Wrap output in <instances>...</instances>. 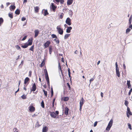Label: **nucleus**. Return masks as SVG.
I'll use <instances>...</instances> for the list:
<instances>
[{
    "label": "nucleus",
    "mask_w": 132,
    "mask_h": 132,
    "mask_svg": "<svg viewBox=\"0 0 132 132\" xmlns=\"http://www.w3.org/2000/svg\"><path fill=\"white\" fill-rule=\"evenodd\" d=\"M57 31L59 34L60 35H62L63 33V29L61 28L60 27H59L57 26L56 27Z\"/></svg>",
    "instance_id": "obj_5"
},
{
    "label": "nucleus",
    "mask_w": 132,
    "mask_h": 132,
    "mask_svg": "<svg viewBox=\"0 0 132 132\" xmlns=\"http://www.w3.org/2000/svg\"><path fill=\"white\" fill-rule=\"evenodd\" d=\"M68 73L69 76V77H70V78H71V77L70 76V75L71 74V73L70 72H68Z\"/></svg>",
    "instance_id": "obj_59"
},
{
    "label": "nucleus",
    "mask_w": 132,
    "mask_h": 132,
    "mask_svg": "<svg viewBox=\"0 0 132 132\" xmlns=\"http://www.w3.org/2000/svg\"><path fill=\"white\" fill-rule=\"evenodd\" d=\"M73 0H67V4L68 5H71L72 3Z\"/></svg>",
    "instance_id": "obj_20"
},
{
    "label": "nucleus",
    "mask_w": 132,
    "mask_h": 132,
    "mask_svg": "<svg viewBox=\"0 0 132 132\" xmlns=\"http://www.w3.org/2000/svg\"><path fill=\"white\" fill-rule=\"evenodd\" d=\"M41 106L43 108H44L45 107L44 103L43 100L41 102Z\"/></svg>",
    "instance_id": "obj_34"
},
{
    "label": "nucleus",
    "mask_w": 132,
    "mask_h": 132,
    "mask_svg": "<svg viewBox=\"0 0 132 132\" xmlns=\"http://www.w3.org/2000/svg\"><path fill=\"white\" fill-rule=\"evenodd\" d=\"M56 8L57 6L54 3H51V5L50 6V8L53 11L55 12Z\"/></svg>",
    "instance_id": "obj_4"
},
{
    "label": "nucleus",
    "mask_w": 132,
    "mask_h": 132,
    "mask_svg": "<svg viewBox=\"0 0 132 132\" xmlns=\"http://www.w3.org/2000/svg\"><path fill=\"white\" fill-rule=\"evenodd\" d=\"M30 80V79L28 77H26L24 80V82H28Z\"/></svg>",
    "instance_id": "obj_27"
},
{
    "label": "nucleus",
    "mask_w": 132,
    "mask_h": 132,
    "mask_svg": "<svg viewBox=\"0 0 132 132\" xmlns=\"http://www.w3.org/2000/svg\"><path fill=\"white\" fill-rule=\"evenodd\" d=\"M43 91L44 92V94L45 96H47V92L45 90L43 89Z\"/></svg>",
    "instance_id": "obj_41"
},
{
    "label": "nucleus",
    "mask_w": 132,
    "mask_h": 132,
    "mask_svg": "<svg viewBox=\"0 0 132 132\" xmlns=\"http://www.w3.org/2000/svg\"><path fill=\"white\" fill-rule=\"evenodd\" d=\"M67 85L68 86V87L69 88V89L70 90H71V87L70 85L69 84V83H67Z\"/></svg>",
    "instance_id": "obj_51"
},
{
    "label": "nucleus",
    "mask_w": 132,
    "mask_h": 132,
    "mask_svg": "<svg viewBox=\"0 0 132 132\" xmlns=\"http://www.w3.org/2000/svg\"><path fill=\"white\" fill-rule=\"evenodd\" d=\"M72 29V27L71 26L68 27H67V29H66V32L68 33H70L71 32V30Z\"/></svg>",
    "instance_id": "obj_16"
},
{
    "label": "nucleus",
    "mask_w": 132,
    "mask_h": 132,
    "mask_svg": "<svg viewBox=\"0 0 132 132\" xmlns=\"http://www.w3.org/2000/svg\"><path fill=\"white\" fill-rule=\"evenodd\" d=\"M14 4L13 5H11L10 7V10L11 11H13L15 8L16 7L14 5Z\"/></svg>",
    "instance_id": "obj_12"
},
{
    "label": "nucleus",
    "mask_w": 132,
    "mask_h": 132,
    "mask_svg": "<svg viewBox=\"0 0 132 132\" xmlns=\"http://www.w3.org/2000/svg\"><path fill=\"white\" fill-rule=\"evenodd\" d=\"M23 61H22V60L21 61V63L20 64V65L19 66V68H21V67L23 65Z\"/></svg>",
    "instance_id": "obj_40"
},
{
    "label": "nucleus",
    "mask_w": 132,
    "mask_h": 132,
    "mask_svg": "<svg viewBox=\"0 0 132 132\" xmlns=\"http://www.w3.org/2000/svg\"><path fill=\"white\" fill-rule=\"evenodd\" d=\"M45 64V63L44 62H43V61L41 63V64H40V67H43V66H44V65Z\"/></svg>",
    "instance_id": "obj_47"
},
{
    "label": "nucleus",
    "mask_w": 132,
    "mask_h": 132,
    "mask_svg": "<svg viewBox=\"0 0 132 132\" xmlns=\"http://www.w3.org/2000/svg\"><path fill=\"white\" fill-rule=\"evenodd\" d=\"M9 16L11 19H12L13 18V15L12 13H9L8 14Z\"/></svg>",
    "instance_id": "obj_28"
},
{
    "label": "nucleus",
    "mask_w": 132,
    "mask_h": 132,
    "mask_svg": "<svg viewBox=\"0 0 132 132\" xmlns=\"http://www.w3.org/2000/svg\"><path fill=\"white\" fill-rule=\"evenodd\" d=\"M101 97H103V93H102V92H101Z\"/></svg>",
    "instance_id": "obj_63"
},
{
    "label": "nucleus",
    "mask_w": 132,
    "mask_h": 132,
    "mask_svg": "<svg viewBox=\"0 0 132 132\" xmlns=\"http://www.w3.org/2000/svg\"><path fill=\"white\" fill-rule=\"evenodd\" d=\"M39 30L38 29H36L34 31L35 32V36L34 37L36 38L37 37V36H38L39 33Z\"/></svg>",
    "instance_id": "obj_14"
},
{
    "label": "nucleus",
    "mask_w": 132,
    "mask_h": 132,
    "mask_svg": "<svg viewBox=\"0 0 132 132\" xmlns=\"http://www.w3.org/2000/svg\"><path fill=\"white\" fill-rule=\"evenodd\" d=\"M51 36L52 38H56L57 39V37L56 35L55 34H52L51 35Z\"/></svg>",
    "instance_id": "obj_33"
},
{
    "label": "nucleus",
    "mask_w": 132,
    "mask_h": 132,
    "mask_svg": "<svg viewBox=\"0 0 132 132\" xmlns=\"http://www.w3.org/2000/svg\"><path fill=\"white\" fill-rule=\"evenodd\" d=\"M69 110V109L67 107L65 108L64 113L65 115H67L68 114Z\"/></svg>",
    "instance_id": "obj_18"
},
{
    "label": "nucleus",
    "mask_w": 132,
    "mask_h": 132,
    "mask_svg": "<svg viewBox=\"0 0 132 132\" xmlns=\"http://www.w3.org/2000/svg\"><path fill=\"white\" fill-rule=\"evenodd\" d=\"M78 53V51L77 50H76L74 52L75 53L77 54Z\"/></svg>",
    "instance_id": "obj_64"
},
{
    "label": "nucleus",
    "mask_w": 132,
    "mask_h": 132,
    "mask_svg": "<svg viewBox=\"0 0 132 132\" xmlns=\"http://www.w3.org/2000/svg\"><path fill=\"white\" fill-rule=\"evenodd\" d=\"M64 15V14L63 13H61V14L60 15V18L61 19H62L63 17V16Z\"/></svg>",
    "instance_id": "obj_43"
},
{
    "label": "nucleus",
    "mask_w": 132,
    "mask_h": 132,
    "mask_svg": "<svg viewBox=\"0 0 132 132\" xmlns=\"http://www.w3.org/2000/svg\"><path fill=\"white\" fill-rule=\"evenodd\" d=\"M29 45L27 44V43H24L23 44V45H22L21 46V47L23 48H27Z\"/></svg>",
    "instance_id": "obj_15"
},
{
    "label": "nucleus",
    "mask_w": 132,
    "mask_h": 132,
    "mask_svg": "<svg viewBox=\"0 0 132 132\" xmlns=\"http://www.w3.org/2000/svg\"><path fill=\"white\" fill-rule=\"evenodd\" d=\"M60 63L59 62V63H58V68H59V70H60L61 71V73H62V72L61 68L60 67Z\"/></svg>",
    "instance_id": "obj_45"
},
{
    "label": "nucleus",
    "mask_w": 132,
    "mask_h": 132,
    "mask_svg": "<svg viewBox=\"0 0 132 132\" xmlns=\"http://www.w3.org/2000/svg\"><path fill=\"white\" fill-rule=\"evenodd\" d=\"M51 44V42L49 40L47 41L44 44V46L45 48H46L49 47L50 44Z\"/></svg>",
    "instance_id": "obj_8"
},
{
    "label": "nucleus",
    "mask_w": 132,
    "mask_h": 132,
    "mask_svg": "<svg viewBox=\"0 0 132 132\" xmlns=\"http://www.w3.org/2000/svg\"><path fill=\"white\" fill-rule=\"evenodd\" d=\"M94 80V79L93 78H92L90 79L89 80V81L90 82H91L92 81H93Z\"/></svg>",
    "instance_id": "obj_61"
},
{
    "label": "nucleus",
    "mask_w": 132,
    "mask_h": 132,
    "mask_svg": "<svg viewBox=\"0 0 132 132\" xmlns=\"http://www.w3.org/2000/svg\"><path fill=\"white\" fill-rule=\"evenodd\" d=\"M49 53L50 54H51L53 51L52 46H50L49 47Z\"/></svg>",
    "instance_id": "obj_21"
},
{
    "label": "nucleus",
    "mask_w": 132,
    "mask_h": 132,
    "mask_svg": "<svg viewBox=\"0 0 132 132\" xmlns=\"http://www.w3.org/2000/svg\"><path fill=\"white\" fill-rule=\"evenodd\" d=\"M32 42L33 39L32 38H31L29 39L27 43L29 46H30L32 45Z\"/></svg>",
    "instance_id": "obj_10"
},
{
    "label": "nucleus",
    "mask_w": 132,
    "mask_h": 132,
    "mask_svg": "<svg viewBox=\"0 0 132 132\" xmlns=\"http://www.w3.org/2000/svg\"><path fill=\"white\" fill-rule=\"evenodd\" d=\"M69 99V98L68 97H64L63 98V100L64 101H67Z\"/></svg>",
    "instance_id": "obj_26"
},
{
    "label": "nucleus",
    "mask_w": 132,
    "mask_h": 132,
    "mask_svg": "<svg viewBox=\"0 0 132 132\" xmlns=\"http://www.w3.org/2000/svg\"><path fill=\"white\" fill-rule=\"evenodd\" d=\"M127 114H128L130 115H132V113L130 111V109L128 107H127V110L126 112Z\"/></svg>",
    "instance_id": "obj_19"
},
{
    "label": "nucleus",
    "mask_w": 132,
    "mask_h": 132,
    "mask_svg": "<svg viewBox=\"0 0 132 132\" xmlns=\"http://www.w3.org/2000/svg\"><path fill=\"white\" fill-rule=\"evenodd\" d=\"M132 20H129L128 23L129 24H131Z\"/></svg>",
    "instance_id": "obj_60"
},
{
    "label": "nucleus",
    "mask_w": 132,
    "mask_h": 132,
    "mask_svg": "<svg viewBox=\"0 0 132 132\" xmlns=\"http://www.w3.org/2000/svg\"><path fill=\"white\" fill-rule=\"evenodd\" d=\"M128 103V102L127 101H126V100L125 101L124 104H125V105L126 106H127Z\"/></svg>",
    "instance_id": "obj_49"
},
{
    "label": "nucleus",
    "mask_w": 132,
    "mask_h": 132,
    "mask_svg": "<svg viewBox=\"0 0 132 132\" xmlns=\"http://www.w3.org/2000/svg\"><path fill=\"white\" fill-rule=\"evenodd\" d=\"M132 15H131L129 17V20H132Z\"/></svg>",
    "instance_id": "obj_58"
},
{
    "label": "nucleus",
    "mask_w": 132,
    "mask_h": 132,
    "mask_svg": "<svg viewBox=\"0 0 132 132\" xmlns=\"http://www.w3.org/2000/svg\"><path fill=\"white\" fill-rule=\"evenodd\" d=\"M34 45H32L31 47L29 49V50L31 51H34Z\"/></svg>",
    "instance_id": "obj_35"
},
{
    "label": "nucleus",
    "mask_w": 132,
    "mask_h": 132,
    "mask_svg": "<svg viewBox=\"0 0 132 132\" xmlns=\"http://www.w3.org/2000/svg\"><path fill=\"white\" fill-rule=\"evenodd\" d=\"M44 72L45 77V79L47 81V82H50L48 74L47 72L46 68L44 70Z\"/></svg>",
    "instance_id": "obj_1"
},
{
    "label": "nucleus",
    "mask_w": 132,
    "mask_h": 132,
    "mask_svg": "<svg viewBox=\"0 0 132 132\" xmlns=\"http://www.w3.org/2000/svg\"><path fill=\"white\" fill-rule=\"evenodd\" d=\"M128 28L131 29H132V24H129Z\"/></svg>",
    "instance_id": "obj_54"
},
{
    "label": "nucleus",
    "mask_w": 132,
    "mask_h": 132,
    "mask_svg": "<svg viewBox=\"0 0 132 132\" xmlns=\"http://www.w3.org/2000/svg\"><path fill=\"white\" fill-rule=\"evenodd\" d=\"M70 34H66L64 36V39H67L68 37L70 36Z\"/></svg>",
    "instance_id": "obj_31"
},
{
    "label": "nucleus",
    "mask_w": 132,
    "mask_h": 132,
    "mask_svg": "<svg viewBox=\"0 0 132 132\" xmlns=\"http://www.w3.org/2000/svg\"><path fill=\"white\" fill-rule=\"evenodd\" d=\"M69 14L70 15V17H71L72 15L73 14V13L72 11L71 10H69Z\"/></svg>",
    "instance_id": "obj_29"
},
{
    "label": "nucleus",
    "mask_w": 132,
    "mask_h": 132,
    "mask_svg": "<svg viewBox=\"0 0 132 132\" xmlns=\"http://www.w3.org/2000/svg\"><path fill=\"white\" fill-rule=\"evenodd\" d=\"M53 40L55 41L56 43L57 44H59L60 42L58 38L57 39L55 38V39H54Z\"/></svg>",
    "instance_id": "obj_30"
},
{
    "label": "nucleus",
    "mask_w": 132,
    "mask_h": 132,
    "mask_svg": "<svg viewBox=\"0 0 132 132\" xmlns=\"http://www.w3.org/2000/svg\"><path fill=\"white\" fill-rule=\"evenodd\" d=\"M29 110L31 112H34L35 110V108L32 105H30L29 107Z\"/></svg>",
    "instance_id": "obj_9"
},
{
    "label": "nucleus",
    "mask_w": 132,
    "mask_h": 132,
    "mask_svg": "<svg viewBox=\"0 0 132 132\" xmlns=\"http://www.w3.org/2000/svg\"><path fill=\"white\" fill-rule=\"evenodd\" d=\"M71 20L69 17L67 18L65 20V23L69 26H70L71 25Z\"/></svg>",
    "instance_id": "obj_6"
},
{
    "label": "nucleus",
    "mask_w": 132,
    "mask_h": 132,
    "mask_svg": "<svg viewBox=\"0 0 132 132\" xmlns=\"http://www.w3.org/2000/svg\"><path fill=\"white\" fill-rule=\"evenodd\" d=\"M127 124L128 126V128L130 130H131L132 129L131 128V125L129 123H128Z\"/></svg>",
    "instance_id": "obj_46"
},
{
    "label": "nucleus",
    "mask_w": 132,
    "mask_h": 132,
    "mask_svg": "<svg viewBox=\"0 0 132 132\" xmlns=\"http://www.w3.org/2000/svg\"><path fill=\"white\" fill-rule=\"evenodd\" d=\"M116 68V74L118 77H120V73L119 71V68L118 67V63L117 62L115 63Z\"/></svg>",
    "instance_id": "obj_2"
},
{
    "label": "nucleus",
    "mask_w": 132,
    "mask_h": 132,
    "mask_svg": "<svg viewBox=\"0 0 132 132\" xmlns=\"http://www.w3.org/2000/svg\"><path fill=\"white\" fill-rule=\"evenodd\" d=\"M61 61L62 62H64V59L63 58V57H62V58L61 59Z\"/></svg>",
    "instance_id": "obj_62"
},
{
    "label": "nucleus",
    "mask_w": 132,
    "mask_h": 132,
    "mask_svg": "<svg viewBox=\"0 0 132 132\" xmlns=\"http://www.w3.org/2000/svg\"><path fill=\"white\" fill-rule=\"evenodd\" d=\"M21 19L22 21H24L26 20V18L24 17H23Z\"/></svg>",
    "instance_id": "obj_53"
},
{
    "label": "nucleus",
    "mask_w": 132,
    "mask_h": 132,
    "mask_svg": "<svg viewBox=\"0 0 132 132\" xmlns=\"http://www.w3.org/2000/svg\"><path fill=\"white\" fill-rule=\"evenodd\" d=\"M55 114H56V115H58L59 113V112L58 111H56L55 112Z\"/></svg>",
    "instance_id": "obj_57"
},
{
    "label": "nucleus",
    "mask_w": 132,
    "mask_h": 132,
    "mask_svg": "<svg viewBox=\"0 0 132 132\" xmlns=\"http://www.w3.org/2000/svg\"><path fill=\"white\" fill-rule=\"evenodd\" d=\"M130 83H127L128 86V88L130 89L131 88V85L130 84Z\"/></svg>",
    "instance_id": "obj_38"
},
{
    "label": "nucleus",
    "mask_w": 132,
    "mask_h": 132,
    "mask_svg": "<svg viewBox=\"0 0 132 132\" xmlns=\"http://www.w3.org/2000/svg\"><path fill=\"white\" fill-rule=\"evenodd\" d=\"M131 29L129 28H127L126 29V33L127 34L128 33H129L131 30Z\"/></svg>",
    "instance_id": "obj_37"
},
{
    "label": "nucleus",
    "mask_w": 132,
    "mask_h": 132,
    "mask_svg": "<svg viewBox=\"0 0 132 132\" xmlns=\"http://www.w3.org/2000/svg\"><path fill=\"white\" fill-rule=\"evenodd\" d=\"M35 9V12L36 13H37L38 12L39 10V7L38 6H36L34 8Z\"/></svg>",
    "instance_id": "obj_24"
},
{
    "label": "nucleus",
    "mask_w": 132,
    "mask_h": 132,
    "mask_svg": "<svg viewBox=\"0 0 132 132\" xmlns=\"http://www.w3.org/2000/svg\"><path fill=\"white\" fill-rule=\"evenodd\" d=\"M48 130V128L46 126L43 127V128L42 132H46Z\"/></svg>",
    "instance_id": "obj_22"
},
{
    "label": "nucleus",
    "mask_w": 132,
    "mask_h": 132,
    "mask_svg": "<svg viewBox=\"0 0 132 132\" xmlns=\"http://www.w3.org/2000/svg\"><path fill=\"white\" fill-rule=\"evenodd\" d=\"M27 37V35H26L25 36L22 38V39H21V40L22 41H23V40H25L26 39Z\"/></svg>",
    "instance_id": "obj_48"
},
{
    "label": "nucleus",
    "mask_w": 132,
    "mask_h": 132,
    "mask_svg": "<svg viewBox=\"0 0 132 132\" xmlns=\"http://www.w3.org/2000/svg\"><path fill=\"white\" fill-rule=\"evenodd\" d=\"M15 47L18 50H21V48L19 45H17L15 46Z\"/></svg>",
    "instance_id": "obj_36"
},
{
    "label": "nucleus",
    "mask_w": 132,
    "mask_h": 132,
    "mask_svg": "<svg viewBox=\"0 0 132 132\" xmlns=\"http://www.w3.org/2000/svg\"><path fill=\"white\" fill-rule=\"evenodd\" d=\"M53 2L55 3H56L57 4H59V2L61 4H63L64 1V0H53Z\"/></svg>",
    "instance_id": "obj_7"
},
{
    "label": "nucleus",
    "mask_w": 132,
    "mask_h": 132,
    "mask_svg": "<svg viewBox=\"0 0 132 132\" xmlns=\"http://www.w3.org/2000/svg\"><path fill=\"white\" fill-rule=\"evenodd\" d=\"M43 11H44V12L43 13V14L44 16H46L48 14V13L47 10L43 9L42 10V12Z\"/></svg>",
    "instance_id": "obj_17"
},
{
    "label": "nucleus",
    "mask_w": 132,
    "mask_h": 132,
    "mask_svg": "<svg viewBox=\"0 0 132 132\" xmlns=\"http://www.w3.org/2000/svg\"><path fill=\"white\" fill-rule=\"evenodd\" d=\"M21 97L23 99H25L26 98V95H25V94H23L21 96Z\"/></svg>",
    "instance_id": "obj_42"
},
{
    "label": "nucleus",
    "mask_w": 132,
    "mask_h": 132,
    "mask_svg": "<svg viewBox=\"0 0 132 132\" xmlns=\"http://www.w3.org/2000/svg\"><path fill=\"white\" fill-rule=\"evenodd\" d=\"M4 21L3 19L2 18H0V26L2 24Z\"/></svg>",
    "instance_id": "obj_32"
},
{
    "label": "nucleus",
    "mask_w": 132,
    "mask_h": 132,
    "mask_svg": "<svg viewBox=\"0 0 132 132\" xmlns=\"http://www.w3.org/2000/svg\"><path fill=\"white\" fill-rule=\"evenodd\" d=\"M20 13V10L18 9H17L15 12V13L16 15H19Z\"/></svg>",
    "instance_id": "obj_23"
},
{
    "label": "nucleus",
    "mask_w": 132,
    "mask_h": 132,
    "mask_svg": "<svg viewBox=\"0 0 132 132\" xmlns=\"http://www.w3.org/2000/svg\"><path fill=\"white\" fill-rule=\"evenodd\" d=\"M50 116L52 118H56V115L55 113L54 112H50Z\"/></svg>",
    "instance_id": "obj_13"
},
{
    "label": "nucleus",
    "mask_w": 132,
    "mask_h": 132,
    "mask_svg": "<svg viewBox=\"0 0 132 132\" xmlns=\"http://www.w3.org/2000/svg\"><path fill=\"white\" fill-rule=\"evenodd\" d=\"M51 97H52L53 94V90L52 87H51Z\"/></svg>",
    "instance_id": "obj_39"
},
{
    "label": "nucleus",
    "mask_w": 132,
    "mask_h": 132,
    "mask_svg": "<svg viewBox=\"0 0 132 132\" xmlns=\"http://www.w3.org/2000/svg\"><path fill=\"white\" fill-rule=\"evenodd\" d=\"M123 69H124L125 70L126 69V67L125 66V64L124 63H123Z\"/></svg>",
    "instance_id": "obj_56"
},
{
    "label": "nucleus",
    "mask_w": 132,
    "mask_h": 132,
    "mask_svg": "<svg viewBox=\"0 0 132 132\" xmlns=\"http://www.w3.org/2000/svg\"><path fill=\"white\" fill-rule=\"evenodd\" d=\"M112 123L113 120L111 119L109 122L107 127L106 128V130H107L109 131L110 130L111 127L112 126Z\"/></svg>",
    "instance_id": "obj_3"
},
{
    "label": "nucleus",
    "mask_w": 132,
    "mask_h": 132,
    "mask_svg": "<svg viewBox=\"0 0 132 132\" xmlns=\"http://www.w3.org/2000/svg\"><path fill=\"white\" fill-rule=\"evenodd\" d=\"M97 121H95L94 122V127H96V126L97 125Z\"/></svg>",
    "instance_id": "obj_55"
},
{
    "label": "nucleus",
    "mask_w": 132,
    "mask_h": 132,
    "mask_svg": "<svg viewBox=\"0 0 132 132\" xmlns=\"http://www.w3.org/2000/svg\"><path fill=\"white\" fill-rule=\"evenodd\" d=\"M83 100L84 99L83 97H82L80 102V105L82 106V105L83 104Z\"/></svg>",
    "instance_id": "obj_25"
},
{
    "label": "nucleus",
    "mask_w": 132,
    "mask_h": 132,
    "mask_svg": "<svg viewBox=\"0 0 132 132\" xmlns=\"http://www.w3.org/2000/svg\"><path fill=\"white\" fill-rule=\"evenodd\" d=\"M132 92V88H131L130 90H129L128 93L129 95H130L131 94V93Z\"/></svg>",
    "instance_id": "obj_52"
},
{
    "label": "nucleus",
    "mask_w": 132,
    "mask_h": 132,
    "mask_svg": "<svg viewBox=\"0 0 132 132\" xmlns=\"http://www.w3.org/2000/svg\"><path fill=\"white\" fill-rule=\"evenodd\" d=\"M36 85L35 83H34L32 86L31 89V92L32 91L33 92L35 91L36 89Z\"/></svg>",
    "instance_id": "obj_11"
},
{
    "label": "nucleus",
    "mask_w": 132,
    "mask_h": 132,
    "mask_svg": "<svg viewBox=\"0 0 132 132\" xmlns=\"http://www.w3.org/2000/svg\"><path fill=\"white\" fill-rule=\"evenodd\" d=\"M31 71H29V74L28 76L29 77H31Z\"/></svg>",
    "instance_id": "obj_50"
},
{
    "label": "nucleus",
    "mask_w": 132,
    "mask_h": 132,
    "mask_svg": "<svg viewBox=\"0 0 132 132\" xmlns=\"http://www.w3.org/2000/svg\"><path fill=\"white\" fill-rule=\"evenodd\" d=\"M40 125L39 124L38 122L37 121L35 125V127H39L40 126Z\"/></svg>",
    "instance_id": "obj_44"
}]
</instances>
